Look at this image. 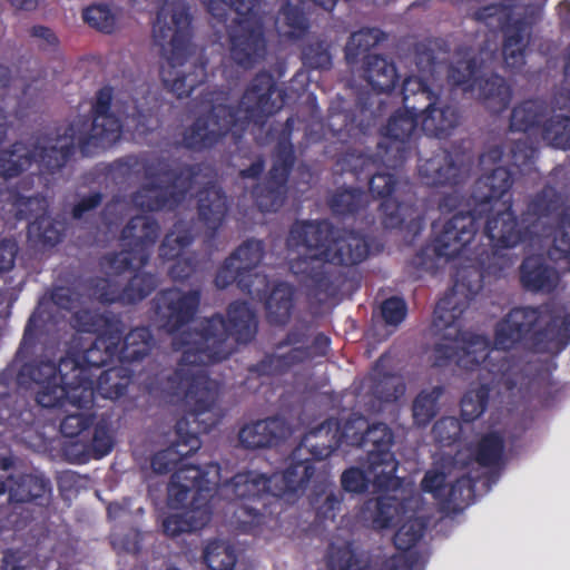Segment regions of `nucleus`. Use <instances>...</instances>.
I'll return each mask as SVG.
<instances>
[{"label": "nucleus", "instance_id": "f257e3e1", "mask_svg": "<svg viewBox=\"0 0 570 570\" xmlns=\"http://www.w3.org/2000/svg\"><path fill=\"white\" fill-rule=\"evenodd\" d=\"M513 173L503 166L480 176L468 200L470 209L460 210L448 219L431 242L438 258L451 259L459 256L473 240L480 219L487 218L484 234L492 252L513 248L538 235L541 218L558 214L564 199L551 185H546L528 203L519 219L512 209Z\"/></svg>", "mask_w": 570, "mask_h": 570}, {"label": "nucleus", "instance_id": "f03ea898", "mask_svg": "<svg viewBox=\"0 0 570 570\" xmlns=\"http://www.w3.org/2000/svg\"><path fill=\"white\" fill-rule=\"evenodd\" d=\"M570 343V311L554 301L538 306H518L510 309L494 327L493 344L487 364L478 371L474 383L463 394L460 409L464 422L471 423L487 410L492 392L512 395L522 379L521 361L508 352L522 346L537 354L558 355Z\"/></svg>", "mask_w": 570, "mask_h": 570}, {"label": "nucleus", "instance_id": "7ed1b4c3", "mask_svg": "<svg viewBox=\"0 0 570 570\" xmlns=\"http://www.w3.org/2000/svg\"><path fill=\"white\" fill-rule=\"evenodd\" d=\"M257 333V318L245 301L232 302L227 318L220 313L200 322L199 328L184 340L181 357L176 368L150 370L142 382L153 396L184 399L195 406L197 415L213 414L219 396V385L208 375V365L228 358L236 344H247Z\"/></svg>", "mask_w": 570, "mask_h": 570}, {"label": "nucleus", "instance_id": "20e7f679", "mask_svg": "<svg viewBox=\"0 0 570 570\" xmlns=\"http://www.w3.org/2000/svg\"><path fill=\"white\" fill-rule=\"evenodd\" d=\"M115 89L110 85L99 88L94 96L89 119L82 121L88 127L85 134L78 135V122L68 125L63 134L56 137L38 136L32 144L13 142L8 149L0 151V177L10 179L18 177L32 164H37L41 174L59 171L75 153L78 146L83 156L95 155L98 149L116 142L121 135L122 121L112 111Z\"/></svg>", "mask_w": 570, "mask_h": 570}, {"label": "nucleus", "instance_id": "39448f33", "mask_svg": "<svg viewBox=\"0 0 570 570\" xmlns=\"http://www.w3.org/2000/svg\"><path fill=\"white\" fill-rule=\"evenodd\" d=\"M286 245L289 249L307 250L289 262L291 272L327 295H334L344 283L334 276L330 265L355 266L370 254L368 242L360 233L335 232L330 224L313 220H296L289 228Z\"/></svg>", "mask_w": 570, "mask_h": 570}, {"label": "nucleus", "instance_id": "423d86ee", "mask_svg": "<svg viewBox=\"0 0 570 570\" xmlns=\"http://www.w3.org/2000/svg\"><path fill=\"white\" fill-rule=\"evenodd\" d=\"M287 92L277 86L274 76L259 71L245 88L238 104L214 105L184 129L181 146L194 153L215 148L229 132L238 138L249 125L262 127L286 104Z\"/></svg>", "mask_w": 570, "mask_h": 570}, {"label": "nucleus", "instance_id": "0eeeda50", "mask_svg": "<svg viewBox=\"0 0 570 570\" xmlns=\"http://www.w3.org/2000/svg\"><path fill=\"white\" fill-rule=\"evenodd\" d=\"M404 110L395 111L381 129L377 156L387 167L396 168L407 159L410 139L421 130L429 137L445 138L459 125V109L443 104L429 83L420 77H406L402 83Z\"/></svg>", "mask_w": 570, "mask_h": 570}, {"label": "nucleus", "instance_id": "6e6552de", "mask_svg": "<svg viewBox=\"0 0 570 570\" xmlns=\"http://www.w3.org/2000/svg\"><path fill=\"white\" fill-rule=\"evenodd\" d=\"M191 22L187 0H163L153 24L154 42L165 60L161 81L179 99L189 97L207 79V58L191 53Z\"/></svg>", "mask_w": 570, "mask_h": 570}, {"label": "nucleus", "instance_id": "1a4fd4ad", "mask_svg": "<svg viewBox=\"0 0 570 570\" xmlns=\"http://www.w3.org/2000/svg\"><path fill=\"white\" fill-rule=\"evenodd\" d=\"M27 360L18 364V383L23 389L32 384L39 386L36 392L38 405L46 409L67 405L85 409L92 404V381L85 376L76 358L61 357L58 364L50 360Z\"/></svg>", "mask_w": 570, "mask_h": 570}, {"label": "nucleus", "instance_id": "9d476101", "mask_svg": "<svg viewBox=\"0 0 570 570\" xmlns=\"http://www.w3.org/2000/svg\"><path fill=\"white\" fill-rule=\"evenodd\" d=\"M455 61L446 66V83L451 90L472 94L476 90V100L491 114L499 115L507 110L512 99V89L507 80L498 75L478 76L493 68L498 59L497 50L481 46L478 52L470 47L456 50Z\"/></svg>", "mask_w": 570, "mask_h": 570}, {"label": "nucleus", "instance_id": "9b49d317", "mask_svg": "<svg viewBox=\"0 0 570 570\" xmlns=\"http://www.w3.org/2000/svg\"><path fill=\"white\" fill-rule=\"evenodd\" d=\"M503 1L479 8L473 12V18L490 29H501L504 66L511 71H518L525 65V50L547 0Z\"/></svg>", "mask_w": 570, "mask_h": 570}, {"label": "nucleus", "instance_id": "f8f14e48", "mask_svg": "<svg viewBox=\"0 0 570 570\" xmlns=\"http://www.w3.org/2000/svg\"><path fill=\"white\" fill-rule=\"evenodd\" d=\"M207 11L220 23L227 22L229 10L237 18L227 28L229 57L238 67L249 70L263 61L267 53V40L258 0H204Z\"/></svg>", "mask_w": 570, "mask_h": 570}, {"label": "nucleus", "instance_id": "ddd939ff", "mask_svg": "<svg viewBox=\"0 0 570 570\" xmlns=\"http://www.w3.org/2000/svg\"><path fill=\"white\" fill-rule=\"evenodd\" d=\"M146 183L132 194L135 207L142 212L175 210L191 190L200 173L197 164L174 168L163 157L147 160L142 165Z\"/></svg>", "mask_w": 570, "mask_h": 570}, {"label": "nucleus", "instance_id": "4468645a", "mask_svg": "<svg viewBox=\"0 0 570 570\" xmlns=\"http://www.w3.org/2000/svg\"><path fill=\"white\" fill-rule=\"evenodd\" d=\"M219 491L229 501L232 524L245 534L256 535L266 514L272 513L268 508L277 502L269 476L254 470L236 473L220 484Z\"/></svg>", "mask_w": 570, "mask_h": 570}, {"label": "nucleus", "instance_id": "2eb2a0df", "mask_svg": "<svg viewBox=\"0 0 570 570\" xmlns=\"http://www.w3.org/2000/svg\"><path fill=\"white\" fill-rule=\"evenodd\" d=\"M36 334L33 331V315L29 318L19 348L13 361L0 373V423L6 428L27 431L33 424L35 414L24 397L19 395L18 364L33 354Z\"/></svg>", "mask_w": 570, "mask_h": 570}, {"label": "nucleus", "instance_id": "dca6fc26", "mask_svg": "<svg viewBox=\"0 0 570 570\" xmlns=\"http://www.w3.org/2000/svg\"><path fill=\"white\" fill-rule=\"evenodd\" d=\"M160 235L158 222L149 216L131 217L121 230V252L109 254L106 259L116 276L130 271L142 272Z\"/></svg>", "mask_w": 570, "mask_h": 570}, {"label": "nucleus", "instance_id": "f3484780", "mask_svg": "<svg viewBox=\"0 0 570 570\" xmlns=\"http://www.w3.org/2000/svg\"><path fill=\"white\" fill-rule=\"evenodd\" d=\"M366 428V417L353 413L345 421L335 417L326 419L311 429L301 444L293 452L294 460L303 449L307 450L315 460L331 456L342 444L362 445V434Z\"/></svg>", "mask_w": 570, "mask_h": 570}, {"label": "nucleus", "instance_id": "a211bd4d", "mask_svg": "<svg viewBox=\"0 0 570 570\" xmlns=\"http://www.w3.org/2000/svg\"><path fill=\"white\" fill-rule=\"evenodd\" d=\"M497 351L491 347V341L481 334L455 331L454 337L443 336L436 342L430 354L433 367L444 368L452 363L465 371H475L483 364L490 354Z\"/></svg>", "mask_w": 570, "mask_h": 570}, {"label": "nucleus", "instance_id": "6ab92c4d", "mask_svg": "<svg viewBox=\"0 0 570 570\" xmlns=\"http://www.w3.org/2000/svg\"><path fill=\"white\" fill-rule=\"evenodd\" d=\"M125 325L120 317L114 314H96L91 317L87 332L96 334L95 340L81 354L68 355L79 362L83 374L92 381V396L95 395V375L92 370L102 368L116 360L118 361V346L121 343Z\"/></svg>", "mask_w": 570, "mask_h": 570}, {"label": "nucleus", "instance_id": "aec40b11", "mask_svg": "<svg viewBox=\"0 0 570 570\" xmlns=\"http://www.w3.org/2000/svg\"><path fill=\"white\" fill-rule=\"evenodd\" d=\"M180 417L175 425L176 440L168 448L156 452L150 461L151 469L158 474L175 472L178 464L188 456L196 453L202 445L199 433H208L218 423L217 417L209 420L197 415L195 419V406Z\"/></svg>", "mask_w": 570, "mask_h": 570}, {"label": "nucleus", "instance_id": "412c9836", "mask_svg": "<svg viewBox=\"0 0 570 570\" xmlns=\"http://www.w3.org/2000/svg\"><path fill=\"white\" fill-rule=\"evenodd\" d=\"M295 160L292 141L278 140L273 154V165L267 176L252 191L254 202L262 213L277 212L284 205L287 196V181Z\"/></svg>", "mask_w": 570, "mask_h": 570}, {"label": "nucleus", "instance_id": "4be33fe9", "mask_svg": "<svg viewBox=\"0 0 570 570\" xmlns=\"http://www.w3.org/2000/svg\"><path fill=\"white\" fill-rule=\"evenodd\" d=\"M362 438V445L358 448L366 449L367 469L375 475L376 485L380 490L399 487L400 479L396 476L399 461L391 450L394 441L392 430L385 423L370 425L366 421Z\"/></svg>", "mask_w": 570, "mask_h": 570}, {"label": "nucleus", "instance_id": "5701e85b", "mask_svg": "<svg viewBox=\"0 0 570 570\" xmlns=\"http://www.w3.org/2000/svg\"><path fill=\"white\" fill-rule=\"evenodd\" d=\"M265 255L263 240L248 238L225 258L217 269L214 283L219 289L236 284L243 292H250L253 271L261 264Z\"/></svg>", "mask_w": 570, "mask_h": 570}, {"label": "nucleus", "instance_id": "b1692460", "mask_svg": "<svg viewBox=\"0 0 570 570\" xmlns=\"http://www.w3.org/2000/svg\"><path fill=\"white\" fill-rule=\"evenodd\" d=\"M202 299L199 289L187 292L169 287L159 291L153 299L159 326L169 334L178 332L196 316Z\"/></svg>", "mask_w": 570, "mask_h": 570}, {"label": "nucleus", "instance_id": "393cba45", "mask_svg": "<svg viewBox=\"0 0 570 570\" xmlns=\"http://www.w3.org/2000/svg\"><path fill=\"white\" fill-rule=\"evenodd\" d=\"M167 105L159 89L149 83L140 85L132 95V110L126 116L128 128L135 138L145 139L163 126Z\"/></svg>", "mask_w": 570, "mask_h": 570}, {"label": "nucleus", "instance_id": "a878e982", "mask_svg": "<svg viewBox=\"0 0 570 570\" xmlns=\"http://www.w3.org/2000/svg\"><path fill=\"white\" fill-rule=\"evenodd\" d=\"M158 282L155 274L149 272H137L120 285L111 277L97 278L94 286V296L101 304L119 303L121 305L137 304L148 297L157 287Z\"/></svg>", "mask_w": 570, "mask_h": 570}, {"label": "nucleus", "instance_id": "bb28decb", "mask_svg": "<svg viewBox=\"0 0 570 570\" xmlns=\"http://www.w3.org/2000/svg\"><path fill=\"white\" fill-rule=\"evenodd\" d=\"M368 189L373 197L381 200L377 210L384 229H394L404 223V199L400 197L397 178L390 173L372 170L367 178Z\"/></svg>", "mask_w": 570, "mask_h": 570}, {"label": "nucleus", "instance_id": "cd10ccee", "mask_svg": "<svg viewBox=\"0 0 570 570\" xmlns=\"http://www.w3.org/2000/svg\"><path fill=\"white\" fill-rule=\"evenodd\" d=\"M474 274L476 278L468 284L456 277L450 292L436 303L434 309L435 326L450 328L456 325L469 303L483 287L482 274L480 272H474ZM458 276L464 278L461 273Z\"/></svg>", "mask_w": 570, "mask_h": 570}, {"label": "nucleus", "instance_id": "c85d7f7f", "mask_svg": "<svg viewBox=\"0 0 570 570\" xmlns=\"http://www.w3.org/2000/svg\"><path fill=\"white\" fill-rule=\"evenodd\" d=\"M9 503H33L46 507L51 500V482L42 475H9L0 480V497L6 495Z\"/></svg>", "mask_w": 570, "mask_h": 570}, {"label": "nucleus", "instance_id": "c756f323", "mask_svg": "<svg viewBox=\"0 0 570 570\" xmlns=\"http://www.w3.org/2000/svg\"><path fill=\"white\" fill-rule=\"evenodd\" d=\"M315 459L295 460L282 473L269 475L273 494L276 501H295L299 493L305 490L315 472Z\"/></svg>", "mask_w": 570, "mask_h": 570}, {"label": "nucleus", "instance_id": "7c9ffc66", "mask_svg": "<svg viewBox=\"0 0 570 570\" xmlns=\"http://www.w3.org/2000/svg\"><path fill=\"white\" fill-rule=\"evenodd\" d=\"M289 432L286 420L275 415L244 425L238 432V441L245 449L271 448L285 440Z\"/></svg>", "mask_w": 570, "mask_h": 570}, {"label": "nucleus", "instance_id": "2f4dec72", "mask_svg": "<svg viewBox=\"0 0 570 570\" xmlns=\"http://www.w3.org/2000/svg\"><path fill=\"white\" fill-rule=\"evenodd\" d=\"M419 176L422 184L436 186H456L464 179L465 169L458 164L451 153L443 150L431 158L420 160Z\"/></svg>", "mask_w": 570, "mask_h": 570}, {"label": "nucleus", "instance_id": "473e14b6", "mask_svg": "<svg viewBox=\"0 0 570 570\" xmlns=\"http://www.w3.org/2000/svg\"><path fill=\"white\" fill-rule=\"evenodd\" d=\"M519 281L522 288L528 292L550 294L557 289L560 276L544 256L531 254L525 256L519 266Z\"/></svg>", "mask_w": 570, "mask_h": 570}, {"label": "nucleus", "instance_id": "72a5a7b5", "mask_svg": "<svg viewBox=\"0 0 570 570\" xmlns=\"http://www.w3.org/2000/svg\"><path fill=\"white\" fill-rule=\"evenodd\" d=\"M228 213L227 196L215 184H207L197 193V214L199 220L214 238L224 225Z\"/></svg>", "mask_w": 570, "mask_h": 570}, {"label": "nucleus", "instance_id": "f704fd0d", "mask_svg": "<svg viewBox=\"0 0 570 570\" xmlns=\"http://www.w3.org/2000/svg\"><path fill=\"white\" fill-rule=\"evenodd\" d=\"M189 458L178 464L170 480L195 490L193 499H197L204 492H210V484H219L220 465L216 462H210L203 468L199 464L189 462Z\"/></svg>", "mask_w": 570, "mask_h": 570}, {"label": "nucleus", "instance_id": "c9c22d12", "mask_svg": "<svg viewBox=\"0 0 570 570\" xmlns=\"http://www.w3.org/2000/svg\"><path fill=\"white\" fill-rule=\"evenodd\" d=\"M328 207L335 217L343 220L366 218V209L368 206V196L361 189L355 187L337 188L327 200Z\"/></svg>", "mask_w": 570, "mask_h": 570}, {"label": "nucleus", "instance_id": "e433bc0d", "mask_svg": "<svg viewBox=\"0 0 570 570\" xmlns=\"http://www.w3.org/2000/svg\"><path fill=\"white\" fill-rule=\"evenodd\" d=\"M384 356H381L364 379L363 386L367 394L381 402H394L404 393V385L400 379L384 370Z\"/></svg>", "mask_w": 570, "mask_h": 570}, {"label": "nucleus", "instance_id": "4c0bfd02", "mask_svg": "<svg viewBox=\"0 0 570 570\" xmlns=\"http://www.w3.org/2000/svg\"><path fill=\"white\" fill-rule=\"evenodd\" d=\"M311 356L309 347H293L285 354H266L256 364L248 367V372L257 377H272L287 373L293 366L303 363Z\"/></svg>", "mask_w": 570, "mask_h": 570}, {"label": "nucleus", "instance_id": "58836bf2", "mask_svg": "<svg viewBox=\"0 0 570 570\" xmlns=\"http://www.w3.org/2000/svg\"><path fill=\"white\" fill-rule=\"evenodd\" d=\"M361 69L363 79L377 92L392 91L399 81L394 62L381 55L367 57Z\"/></svg>", "mask_w": 570, "mask_h": 570}, {"label": "nucleus", "instance_id": "ea45409f", "mask_svg": "<svg viewBox=\"0 0 570 570\" xmlns=\"http://www.w3.org/2000/svg\"><path fill=\"white\" fill-rule=\"evenodd\" d=\"M450 53V45L442 38H426L414 45V62L417 70L422 73L419 76L426 83L424 76L433 77L441 59Z\"/></svg>", "mask_w": 570, "mask_h": 570}, {"label": "nucleus", "instance_id": "a19ab883", "mask_svg": "<svg viewBox=\"0 0 570 570\" xmlns=\"http://www.w3.org/2000/svg\"><path fill=\"white\" fill-rule=\"evenodd\" d=\"M154 345L155 340L149 327H135L121 336V343L118 346V362L127 364L141 361L149 355Z\"/></svg>", "mask_w": 570, "mask_h": 570}, {"label": "nucleus", "instance_id": "79ce46f5", "mask_svg": "<svg viewBox=\"0 0 570 570\" xmlns=\"http://www.w3.org/2000/svg\"><path fill=\"white\" fill-rule=\"evenodd\" d=\"M384 38L383 31L379 28H364L355 31L348 38L344 48L345 61L354 68L360 62L366 61L367 57H373L371 50L375 48Z\"/></svg>", "mask_w": 570, "mask_h": 570}, {"label": "nucleus", "instance_id": "37998d69", "mask_svg": "<svg viewBox=\"0 0 570 570\" xmlns=\"http://www.w3.org/2000/svg\"><path fill=\"white\" fill-rule=\"evenodd\" d=\"M404 511V504L395 497H379L365 503L363 512L372 521V527L376 530L390 529L397 523L401 513Z\"/></svg>", "mask_w": 570, "mask_h": 570}, {"label": "nucleus", "instance_id": "c03bdc74", "mask_svg": "<svg viewBox=\"0 0 570 570\" xmlns=\"http://www.w3.org/2000/svg\"><path fill=\"white\" fill-rule=\"evenodd\" d=\"M294 307L293 289L286 283L277 284L265 302L266 318L269 324L281 326L287 324Z\"/></svg>", "mask_w": 570, "mask_h": 570}, {"label": "nucleus", "instance_id": "a18cd8bd", "mask_svg": "<svg viewBox=\"0 0 570 570\" xmlns=\"http://www.w3.org/2000/svg\"><path fill=\"white\" fill-rule=\"evenodd\" d=\"M132 371L121 364L104 370L96 379L97 392L105 399L117 400L127 393Z\"/></svg>", "mask_w": 570, "mask_h": 570}, {"label": "nucleus", "instance_id": "49530a36", "mask_svg": "<svg viewBox=\"0 0 570 570\" xmlns=\"http://www.w3.org/2000/svg\"><path fill=\"white\" fill-rule=\"evenodd\" d=\"M556 100L560 109H566L570 112V109L562 105L564 101L562 88ZM541 136L544 141L554 148L570 149V116L556 115L546 119L541 127Z\"/></svg>", "mask_w": 570, "mask_h": 570}, {"label": "nucleus", "instance_id": "de8ad7c7", "mask_svg": "<svg viewBox=\"0 0 570 570\" xmlns=\"http://www.w3.org/2000/svg\"><path fill=\"white\" fill-rule=\"evenodd\" d=\"M301 60L313 70H330L333 66L332 42L321 36H311L303 42Z\"/></svg>", "mask_w": 570, "mask_h": 570}, {"label": "nucleus", "instance_id": "09e8293b", "mask_svg": "<svg viewBox=\"0 0 570 570\" xmlns=\"http://www.w3.org/2000/svg\"><path fill=\"white\" fill-rule=\"evenodd\" d=\"M209 513L199 509H190L184 513H174L163 521L164 533L175 538L185 532H194L203 529L209 521Z\"/></svg>", "mask_w": 570, "mask_h": 570}, {"label": "nucleus", "instance_id": "8fccbe9b", "mask_svg": "<svg viewBox=\"0 0 570 570\" xmlns=\"http://www.w3.org/2000/svg\"><path fill=\"white\" fill-rule=\"evenodd\" d=\"M546 114L543 104L537 100H525L512 109L510 129L512 131L528 132L537 128Z\"/></svg>", "mask_w": 570, "mask_h": 570}, {"label": "nucleus", "instance_id": "3c124183", "mask_svg": "<svg viewBox=\"0 0 570 570\" xmlns=\"http://www.w3.org/2000/svg\"><path fill=\"white\" fill-rule=\"evenodd\" d=\"M474 499L475 480L469 475H462L448 485L442 507L456 512L472 504Z\"/></svg>", "mask_w": 570, "mask_h": 570}, {"label": "nucleus", "instance_id": "603ef678", "mask_svg": "<svg viewBox=\"0 0 570 570\" xmlns=\"http://www.w3.org/2000/svg\"><path fill=\"white\" fill-rule=\"evenodd\" d=\"M335 167L336 171L351 173L357 181H363V178H367L376 169L377 164L373 156L348 149L337 158Z\"/></svg>", "mask_w": 570, "mask_h": 570}, {"label": "nucleus", "instance_id": "864d4df0", "mask_svg": "<svg viewBox=\"0 0 570 570\" xmlns=\"http://www.w3.org/2000/svg\"><path fill=\"white\" fill-rule=\"evenodd\" d=\"M203 559L209 570H234L237 562L235 549L219 539L207 543Z\"/></svg>", "mask_w": 570, "mask_h": 570}, {"label": "nucleus", "instance_id": "5fc2aeb1", "mask_svg": "<svg viewBox=\"0 0 570 570\" xmlns=\"http://www.w3.org/2000/svg\"><path fill=\"white\" fill-rule=\"evenodd\" d=\"M444 393L442 385L433 386L430 391H422L413 401L412 412L414 423L426 426L438 413V402Z\"/></svg>", "mask_w": 570, "mask_h": 570}, {"label": "nucleus", "instance_id": "6e6d98bb", "mask_svg": "<svg viewBox=\"0 0 570 570\" xmlns=\"http://www.w3.org/2000/svg\"><path fill=\"white\" fill-rule=\"evenodd\" d=\"M504 441L495 432L488 433L478 442L475 461L485 468L498 466L503 458Z\"/></svg>", "mask_w": 570, "mask_h": 570}, {"label": "nucleus", "instance_id": "4d7b16f0", "mask_svg": "<svg viewBox=\"0 0 570 570\" xmlns=\"http://www.w3.org/2000/svg\"><path fill=\"white\" fill-rule=\"evenodd\" d=\"M425 530L426 522L424 519L411 518L396 530L393 537V543L397 550L406 553V551L419 543Z\"/></svg>", "mask_w": 570, "mask_h": 570}, {"label": "nucleus", "instance_id": "13d9d810", "mask_svg": "<svg viewBox=\"0 0 570 570\" xmlns=\"http://www.w3.org/2000/svg\"><path fill=\"white\" fill-rule=\"evenodd\" d=\"M83 21L91 28L110 35L116 29V16L107 4H91L82 10Z\"/></svg>", "mask_w": 570, "mask_h": 570}, {"label": "nucleus", "instance_id": "bf43d9fd", "mask_svg": "<svg viewBox=\"0 0 570 570\" xmlns=\"http://www.w3.org/2000/svg\"><path fill=\"white\" fill-rule=\"evenodd\" d=\"M375 475L367 469V459L363 463V468L351 466L346 469L341 475L342 488L351 493H364L368 489V483L372 481L376 485Z\"/></svg>", "mask_w": 570, "mask_h": 570}, {"label": "nucleus", "instance_id": "052dcab7", "mask_svg": "<svg viewBox=\"0 0 570 570\" xmlns=\"http://www.w3.org/2000/svg\"><path fill=\"white\" fill-rule=\"evenodd\" d=\"M193 242L194 237L187 229L170 232L166 234L159 246V256L164 261H175Z\"/></svg>", "mask_w": 570, "mask_h": 570}, {"label": "nucleus", "instance_id": "680f3d73", "mask_svg": "<svg viewBox=\"0 0 570 570\" xmlns=\"http://www.w3.org/2000/svg\"><path fill=\"white\" fill-rule=\"evenodd\" d=\"M30 235L36 236L45 246H55L62 239V230L58 228L57 223L47 216H40L28 226Z\"/></svg>", "mask_w": 570, "mask_h": 570}, {"label": "nucleus", "instance_id": "e2e57ef3", "mask_svg": "<svg viewBox=\"0 0 570 570\" xmlns=\"http://www.w3.org/2000/svg\"><path fill=\"white\" fill-rule=\"evenodd\" d=\"M432 434L436 443L450 446L461 439L462 425L454 416H443L434 423Z\"/></svg>", "mask_w": 570, "mask_h": 570}, {"label": "nucleus", "instance_id": "0e129e2a", "mask_svg": "<svg viewBox=\"0 0 570 570\" xmlns=\"http://www.w3.org/2000/svg\"><path fill=\"white\" fill-rule=\"evenodd\" d=\"M94 403L85 407L83 410L91 409ZM77 412L75 413H68L60 423V432L66 438H77L79 436L83 431L88 430L92 424L95 420V414L92 413H82L80 412L82 409H77L73 406Z\"/></svg>", "mask_w": 570, "mask_h": 570}, {"label": "nucleus", "instance_id": "69168bd1", "mask_svg": "<svg viewBox=\"0 0 570 570\" xmlns=\"http://www.w3.org/2000/svg\"><path fill=\"white\" fill-rule=\"evenodd\" d=\"M328 567L332 570H360V561L351 543L343 547L331 544L328 550Z\"/></svg>", "mask_w": 570, "mask_h": 570}, {"label": "nucleus", "instance_id": "338daca9", "mask_svg": "<svg viewBox=\"0 0 570 570\" xmlns=\"http://www.w3.org/2000/svg\"><path fill=\"white\" fill-rule=\"evenodd\" d=\"M406 314V302L400 296H391L381 304V315L386 325L399 326L405 320Z\"/></svg>", "mask_w": 570, "mask_h": 570}, {"label": "nucleus", "instance_id": "774afa93", "mask_svg": "<svg viewBox=\"0 0 570 570\" xmlns=\"http://www.w3.org/2000/svg\"><path fill=\"white\" fill-rule=\"evenodd\" d=\"M281 14L285 24L292 29L293 35L301 36L308 30L307 18L299 6L286 0L281 7Z\"/></svg>", "mask_w": 570, "mask_h": 570}]
</instances>
